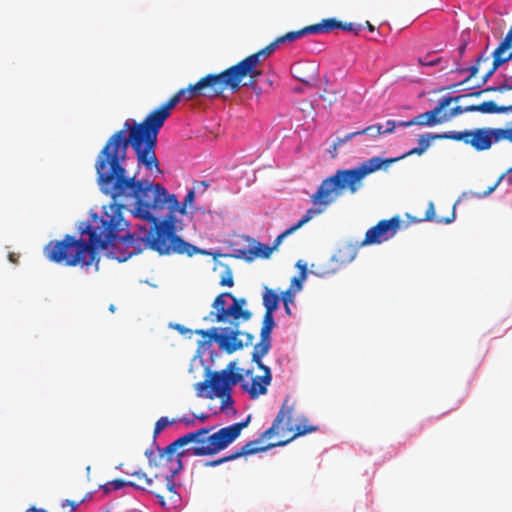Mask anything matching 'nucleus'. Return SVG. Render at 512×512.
<instances>
[{
    "mask_svg": "<svg viewBox=\"0 0 512 512\" xmlns=\"http://www.w3.org/2000/svg\"><path fill=\"white\" fill-rule=\"evenodd\" d=\"M110 211L98 218L93 216L92 223L87 225L82 233L89 235V242L75 239L66 235L61 241H50L44 248L45 256L52 262L66 266H90L97 259V250H108L109 255L119 262H124L144 250H152L159 255H187L192 257L201 253L193 244L185 241L176 234L178 231L174 217H166L160 222L153 223L150 230L140 227L138 236L126 232L124 236L119 233L127 230L128 223L122 215L123 203L127 201H114Z\"/></svg>",
    "mask_w": 512,
    "mask_h": 512,
    "instance_id": "1",
    "label": "nucleus"
},
{
    "mask_svg": "<svg viewBox=\"0 0 512 512\" xmlns=\"http://www.w3.org/2000/svg\"><path fill=\"white\" fill-rule=\"evenodd\" d=\"M97 184L100 191L114 201L132 202V213L141 220L160 222L153 212L168 209L167 217L187 213V206L195 199V189H190L183 203H179L175 194H169L159 183L149 179H138L136 175L128 176L125 164H116L96 168Z\"/></svg>",
    "mask_w": 512,
    "mask_h": 512,
    "instance_id": "2",
    "label": "nucleus"
},
{
    "mask_svg": "<svg viewBox=\"0 0 512 512\" xmlns=\"http://www.w3.org/2000/svg\"><path fill=\"white\" fill-rule=\"evenodd\" d=\"M184 99L181 89L167 102L149 113L142 122L127 119L122 129L113 133L99 151L95 160V169L116 164H125L129 146L132 147L138 166L156 174H162L160 162L156 156L157 139L166 119L173 109Z\"/></svg>",
    "mask_w": 512,
    "mask_h": 512,
    "instance_id": "3",
    "label": "nucleus"
},
{
    "mask_svg": "<svg viewBox=\"0 0 512 512\" xmlns=\"http://www.w3.org/2000/svg\"><path fill=\"white\" fill-rule=\"evenodd\" d=\"M184 99L181 89L167 102L149 113L142 122L127 119L122 129L113 133L99 151L95 160V169L116 164H125L129 146L132 147L138 166L156 174H162L160 162L156 156L157 139L166 119L173 109Z\"/></svg>",
    "mask_w": 512,
    "mask_h": 512,
    "instance_id": "4",
    "label": "nucleus"
},
{
    "mask_svg": "<svg viewBox=\"0 0 512 512\" xmlns=\"http://www.w3.org/2000/svg\"><path fill=\"white\" fill-rule=\"evenodd\" d=\"M184 99L181 89L167 102L149 113L142 122L127 119L122 129L113 133L99 151L95 160V169L116 164H125L129 146L132 147L138 166L156 174H162L160 162L156 156L157 139L166 119L173 109Z\"/></svg>",
    "mask_w": 512,
    "mask_h": 512,
    "instance_id": "5",
    "label": "nucleus"
},
{
    "mask_svg": "<svg viewBox=\"0 0 512 512\" xmlns=\"http://www.w3.org/2000/svg\"><path fill=\"white\" fill-rule=\"evenodd\" d=\"M247 300L237 298L231 292L219 294L212 303L213 310L204 317L205 321L222 323V327H213L208 330H196V334L214 341L219 348L228 354H232L244 346L253 343L254 335L240 331V321H248L252 312L245 309Z\"/></svg>",
    "mask_w": 512,
    "mask_h": 512,
    "instance_id": "6",
    "label": "nucleus"
},
{
    "mask_svg": "<svg viewBox=\"0 0 512 512\" xmlns=\"http://www.w3.org/2000/svg\"><path fill=\"white\" fill-rule=\"evenodd\" d=\"M292 411L293 407L289 405V397H286L281 409L279 410L277 416L275 417L273 424L270 428H268L263 434V438L271 439L275 435H285V432H294L292 436L287 438L286 440H280L275 443H270L266 447H257L256 441L247 442L244 446H242L239 450L234 453L216 459L212 461H207L205 463L206 467H215L226 463L228 461H232L238 459L242 456L252 455L258 452L266 451L268 448L276 447V446H284L294 440L299 436L306 435L307 433L315 432L318 430L317 426L310 425L306 418L301 419L300 423L297 425L292 424Z\"/></svg>",
    "mask_w": 512,
    "mask_h": 512,
    "instance_id": "7",
    "label": "nucleus"
},
{
    "mask_svg": "<svg viewBox=\"0 0 512 512\" xmlns=\"http://www.w3.org/2000/svg\"><path fill=\"white\" fill-rule=\"evenodd\" d=\"M249 422L250 416L242 422L221 428L213 434H210L213 429L212 427L198 429L177 438L170 444L169 449L184 447L190 443H194V446L189 449L192 455H215L233 443L240 436L242 430L248 426Z\"/></svg>",
    "mask_w": 512,
    "mask_h": 512,
    "instance_id": "8",
    "label": "nucleus"
},
{
    "mask_svg": "<svg viewBox=\"0 0 512 512\" xmlns=\"http://www.w3.org/2000/svg\"><path fill=\"white\" fill-rule=\"evenodd\" d=\"M401 225L398 216L390 219L380 220L375 226L369 228L364 239L358 245L346 244L339 248L337 252L329 259V267L323 265L318 275L324 277L337 272L342 265L353 261L357 255V248L374 244H381L393 238Z\"/></svg>",
    "mask_w": 512,
    "mask_h": 512,
    "instance_id": "9",
    "label": "nucleus"
},
{
    "mask_svg": "<svg viewBox=\"0 0 512 512\" xmlns=\"http://www.w3.org/2000/svg\"><path fill=\"white\" fill-rule=\"evenodd\" d=\"M344 193L345 191L342 188V184H340L338 176L332 175L325 178L318 186L316 192L310 197L313 206L306 211L296 224L278 235L271 247H274L275 250L280 245L283 238L301 228L315 216L325 212L327 208L336 202Z\"/></svg>",
    "mask_w": 512,
    "mask_h": 512,
    "instance_id": "10",
    "label": "nucleus"
},
{
    "mask_svg": "<svg viewBox=\"0 0 512 512\" xmlns=\"http://www.w3.org/2000/svg\"><path fill=\"white\" fill-rule=\"evenodd\" d=\"M424 152L423 148L415 147L402 156L396 158H382L379 156L372 157L352 169H339L334 175L338 176L340 179V184H342L344 191L353 195L363 186V179L367 175L380 169L386 170L392 163L400 159L414 154L421 155Z\"/></svg>",
    "mask_w": 512,
    "mask_h": 512,
    "instance_id": "11",
    "label": "nucleus"
},
{
    "mask_svg": "<svg viewBox=\"0 0 512 512\" xmlns=\"http://www.w3.org/2000/svg\"><path fill=\"white\" fill-rule=\"evenodd\" d=\"M170 444L163 449L157 448L158 453L152 449L145 451V456L148 459L149 466L161 469L159 473L155 474V478L158 482H162V486H165L166 490L172 494H176L174 491L175 475L183 468L182 457L184 452L176 454V451L180 447L169 449Z\"/></svg>",
    "mask_w": 512,
    "mask_h": 512,
    "instance_id": "12",
    "label": "nucleus"
},
{
    "mask_svg": "<svg viewBox=\"0 0 512 512\" xmlns=\"http://www.w3.org/2000/svg\"><path fill=\"white\" fill-rule=\"evenodd\" d=\"M226 89L232 92L240 89V85L237 84L229 68L220 73L207 74L195 84H190L181 91H183L184 100L188 101L200 96L217 97L222 95Z\"/></svg>",
    "mask_w": 512,
    "mask_h": 512,
    "instance_id": "13",
    "label": "nucleus"
},
{
    "mask_svg": "<svg viewBox=\"0 0 512 512\" xmlns=\"http://www.w3.org/2000/svg\"><path fill=\"white\" fill-rule=\"evenodd\" d=\"M279 44H281V42H278L277 38L263 49L249 55L237 64L229 67L237 84L240 85V87L242 85L253 86L256 84L258 78L262 75L261 69L258 68L261 63V58L269 57Z\"/></svg>",
    "mask_w": 512,
    "mask_h": 512,
    "instance_id": "14",
    "label": "nucleus"
},
{
    "mask_svg": "<svg viewBox=\"0 0 512 512\" xmlns=\"http://www.w3.org/2000/svg\"><path fill=\"white\" fill-rule=\"evenodd\" d=\"M243 374L238 371L237 363L231 361L226 368L210 374V379L195 384V389L199 397L202 391L211 388L212 390L224 389L231 390V387L243 381Z\"/></svg>",
    "mask_w": 512,
    "mask_h": 512,
    "instance_id": "15",
    "label": "nucleus"
},
{
    "mask_svg": "<svg viewBox=\"0 0 512 512\" xmlns=\"http://www.w3.org/2000/svg\"><path fill=\"white\" fill-rule=\"evenodd\" d=\"M265 355H260L257 358V354L252 352V362H254L257 367L263 371V375L256 376L252 379L251 385H243V388L249 393L252 399L258 398L260 395H264L267 393V387L271 384L272 381V373L268 366H266L262 362V358Z\"/></svg>",
    "mask_w": 512,
    "mask_h": 512,
    "instance_id": "16",
    "label": "nucleus"
},
{
    "mask_svg": "<svg viewBox=\"0 0 512 512\" xmlns=\"http://www.w3.org/2000/svg\"><path fill=\"white\" fill-rule=\"evenodd\" d=\"M462 98H464V96H445L432 110L418 114L417 116L412 118V123L418 126L429 127L441 124L443 123L441 119V112L445 110L452 102H458Z\"/></svg>",
    "mask_w": 512,
    "mask_h": 512,
    "instance_id": "17",
    "label": "nucleus"
},
{
    "mask_svg": "<svg viewBox=\"0 0 512 512\" xmlns=\"http://www.w3.org/2000/svg\"><path fill=\"white\" fill-rule=\"evenodd\" d=\"M275 325L276 323L274 321V312H265L260 332V341L254 346L253 349V353L257 354V358L260 355H266L269 353L272 346L270 335Z\"/></svg>",
    "mask_w": 512,
    "mask_h": 512,
    "instance_id": "18",
    "label": "nucleus"
},
{
    "mask_svg": "<svg viewBox=\"0 0 512 512\" xmlns=\"http://www.w3.org/2000/svg\"><path fill=\"white\" fill-rule=\"evenodd\" d=\"M496 128H477L470 131L468 138V144L471 145L477 151L488 150L493 142H496L495 137Z\"/></svg>",
    "mask_w": 512,
    "mask_h": 512,
    "instance_id": "19",
    "label": "nucleus"
},
{
    "mask_svg": "<svg viewBox=\"0 0 512 512\" xmlns=\"http://www.w3.org/2000/svg\"><path fill=\"white\" fill-rule=\"evenodd\" d=\"M137 478V484L145 485L143 488H139L140 490H146L151 494H154L158 499L161 505H164V497L161 494L162 491L166 490L165 486H162V482H158L154 477H148L145 472L136 471L131 474Z\"/></svg>",
    "mask_w": 512,
    "mask_h": 512,
    "instance_id": "20",
    "label": "nucleus"
},
{
    "mask_svg": "<svg viewBox=\"0 0 512 512\" xmlns=\"http://www.w3.org/2000/svg\"><path fill=\"white\" fill-rule=\"evenodd\" d=\"M273 251L274 247L258 242L255 246H253V248L249 250H237L236 256L246 260H252L254 257L266 259L270 257Z\"/></svg>",
    "mask_w": 512,
    "mask_h": 512,
    "instance_id": "21",
    "label": "nucleus"
},
{
    "mask_svg": "<svg viewBox=\"0 0 512 512\" xmlns=\"http://www.w3.org/2000/svg\"><path fill=\"white\" fill-rule=\"evenodd\" d=\"M467 110L481 113H505L512 112V105L510 106H497L494 101H485L478 105H469Z\"/></svg>",
    "mask_w": 512,
    "mask_h": 512,
    "instance_id": "22",
    "label": "nucleus"
},
{
    "mask_svg": "<svg viewBox=\"0 0 512 512\" xmlns=\"http://www.w3.org/2000/svg\"><path fill=\"white\" fill-rule=\"evenodd\" d=\"M280 299L281 296L272 289L266 287L262 295L265 312H275L279 306Z\"/></svg>",
    "mask_w": 512,
    "mask_h": 512,
    "instance_id": "23",
    "label": "nucleus"
},
{
    "mask_svg": "<svg viewBox=\"0 0 512 512\" xmlns=\"http://www.w3.org/2000/svg\"><path fill=\"white\" fill-rule=\"evenodd\" d=\"M341 21L335 18L323 19L320 23L311 25L313 34L327 33L335 29H340Z\"/></svg>",
    "mask_w": 512,
    "mask_h": 512,
    "instance_id": "24",
    "label": "nucleus"
},
{
    "mask_svg": "<svg viewBox=\"0 0 512 512\" xmlns=\"http://www.w3.org/2000/svg\"><path fill=\"white\" fill-rule=\"evenodd\" d=\"M206 398L213 399L214 397L221 399V410H225L229 407H232L234 401L231 396V390H224V389H218V390H212L208 391L205 395Z\"/></svg>",
    "mask_w": 512,
    "mask_h": 512,
    "instance_id": "25",
    "label": "nucleus"
},
{
    "mask_svg": "<svg viewBox=\"0 0 512 512\" xmlns=\"http://www.w3.org/2000/svg\"><path fill=\"white\" fill-rule=\"evenodd\" d=\"M455 219V206L453 207V211L449 217H436L435 209L433 202H430L428 208L425 212L424 220L426 221H435L438 224H449Z\"/></svg>",
    "mask_w": 512,
    "mask_h": 512,
    "instance_id": "26",
    "label": "nucleus"
},
{
    "mask_svg": "<svg viewBox=\"0 0 512 512\" xmlns=\"http://www.w3.org/2000/svg\"><path fill=\"white\" fill-rule=\"evenodd\" d=\"M308 34H313L312 33V29H311V25L309 26H306L300 30H297V31H290V32H287L286 34L278 37V42H281L284 43V42H293L301 37H304Z\"/></svg>",
    "mask_w": 512,
    "mask_h": 512,
    "instance_id": "27",
    "label": "nucleus"
},
{
    "mask_svg": "<svg viewBox=\"0 0 512 512\" xmlns=\"http://www.w3.org/2000/svg\"><path fill=\"white\" fill-rule=\"evenodd\" d=\"M125 486L133 487V488H143L145 485L137 484L134 481H125L122 479H115L112 480L104 485V491L106 493L113 491V490H119Z\"/></svg>",
    "mask_w": 512,
    "mask_h": 512,
    "instance_id": "28",
    "label": "nucleus"
},
{
    "mask_svg": "<svg viewBox=\"0 0 512 512\" xmlns=\"http://www.w3.org/2000/svg\"><path fill=\"white\" fill-rule=\"evenodd\" d=\"M469 130L465 131H448L443 134H435L433 138L439 139H450L454 141H463L465 144H468Z\"/></svg>",
    "mask_w": 512,
    "mask_h": 512,
    "instance_id": "29",
    "label": "nucleus"
},
{
    "mask_svg": "<svg viewBox=\"0 0 512 512\" xmlns=\"http://www.w3.org/2000/svg\"><path fill=\"white\" fill-rule=\"evenodd\" d=\"M512 47V25L509 31L507 32L505 38L500 42L498 47L494 50L493 56L498 58H505V52Z\"/></svg>",
    "mask_w": 512,
    "mask_h": 512,
    "instance_id": "30",
    "label": "nucleus"
},
{
    "mask_svg": "<svg viewBox=\"0 0 512 512\" xmlns=\"http://www.w3.org/2000/svg\"><path fill=\"white\" fill-rule=\"evenodd\" d=\"M512 59V52H510L505 58H498L496 56H493V64L491 69L486 72L482 79V83H486L489 78L495 73V71L504 63L510 61Z\"/></svg>",
    "mask_w": 512,
    "mask_h": 512,
    "instance_id": "31",
    "label": "nucleus"
},
{
    "mask_svg": "<svg viewBox=\"0 0 512 512\" xmlns=\"http://www.w3.org/2000/svg\"><path fill=\"white\" fill-rule=\"evenodd\" d=\"M468 109V106L466 107H461V106H456L452 109H450L449 111H442L441 112V119H442V122H447V121H450L452 118L458 116V115H461L465 112H473V110H467Z\"/></svg>",
    "mask_w": 512,
    "mask_h": 512,
    "instance_id": "32",
    "label": "nucleus"
},
{
    "mask_svg": "<svg viewBox=\"0 0 512 512\" xmlns=\"http://www.w3.org/2000/svg\"><path fill=\"white\" fill-rule=\"evenodd\" d=\"M280 301L283 302L285 312L287 315H291V308L290 305L294 303V292L292 288H288L287 290L281 292V299Z\"/></svg>",
    "mask_w": 512,
    "mask_h": 512,
    "instance_id": "33",
    "label": "nucleus"
},
{
    "mask_svg": "<svg viewBox=\"0 0 512 512\" xmlns=\"http://www.w3.org/2000/svg\"><path fill=\"white\" fill-rule=\"evenodd\" d=\"M358 133L360 135L367 134L371 137H377L379 135H383V125L381 124H373L367 126L366 128L359 130Z\"/></svg>",
    "mask_w": 512,
    "mask_h": 512,
    "instance_id": "34",
    "label": "nucleus"
},
{
    "mask_svg": "<svg viewBox=\"0 0 512 512\" xmlns=\"http://www.w3.org/2000/svg\"><path fill=\"white\" fill-rule=\"evenodd\" d=\"M176 422V420H169L168 417H161L159 418L154 426L153 435L156 437L159 435L167 426L172 425Z\"/></svg>",
    "mask_w": 512,
    "mask_h": 512,
    "instance_id": "35",
    "label": "nucleus"
},
{
    "mask_svg": "<svg viewBox=\"0 0 512 512\" xmlns=\"http://www.w3.org/2000/svg\"><path fill=\"white\" fill-rule=\"evenodd\" d=\"M221 286L232 287L234 285L233 273L229 267H226L223 271L220 279Z\"/></svg>",
    "mask_w": 512,
    "mask_h": 512,
    "instance_id": "36",
    "label": "nucleus"
},
{
    "mask_svg": "<svg viewBox=\"0 0 512 512\" xmlns=\"http://www.w3.org/2000/svg\"><path fill=\"white\" fill-rule=\"evenodd\" d=\"M495 133L496 142L501 140H508L509 142H512V128H496Z\"/></svg>",
    "mask_w": 512,
    "mask_h": 512,
    "instance_id": "37",
    "label": "nucleus"
},
{
    "mask_svg": "<svg viewBox=\"0 0 512 512\" xmlns=\"http://www.w3.org/2000/svg\"><path fill=\"white\" fill-rule=\"evenodd\" d=\"M482 60H487V58H483L482 56H479L476 60V64L475 65H472L471 67L467 68V69H464L463 71H469L470 74L469 76L463 81L461 82L460 84H463V83H466L468 82L471 78H473L474 76H476V74L478 73L479 71V63L482 61Z\"/></svg>",
    "mask_w": 512,
    "mask_h": 512,
    "instance_id": "38",
    "label": "nucleus"
},
{
    "mask_svg": "<svg viewBox=\"0 0 512 512\" xmlns=\"http://www.w3.org/2000/svg\"><path fill=\"white\" fill-rule=\"evenodd\" d=\"M302 269H303V272H302L301 277H294V278L292 279L291 287H290V288L295 287V288H294V290H293V292H294V293H295V292H297V291H299V290H301V288H302V281H303V280L305 279V277H306V272H305V271H306V266L304 265V266L302 267Z\"/></svg>",
    "mask_w": 512,
    "mask_h": 512,
    "instance_id": "39",
    "label": "nucleus"
},
{
    "mask_svg": "<svg viewBox=\"0 0 512 512\" xmlns=\"http://www.w3.org/2000/svg\"><path fill=\"white\" fill-rule=\"evenodd\" d=\"M434 135L431 134H425L421 135L418 139V147L423 148V151H426L430 146V141L434 140Z\"/></svg>",
    "mask_w": 512,
    "mask_h": 512,
    "instance_id": "40",
    "label": "nucleus"
},
{
    "mask_svg": "<svg viewBox=\"0 0 512 512\" xmlns=\"http://www.w3.org/2000/svg\"><path fill=\"white\" fill-rule=\"evenodd\" d=\"M362 26L360 24H354V23H343L341 22L340 29L345 31L353 32L354 34H358L361 30Z\"/></svg>",
    "mask_w": 512,
    "mask_h": 512,
    "instance_id": "41",
    "label": "nucleus"
},
{
    "mask_svg": "<svg viewBox=\"0 0 512 512\" xmlns=\"http://www.w3.org/2000/svg\"><path fill=\"white\" fill-rule=\"evenodd\" d=\"M358 135H360L358 133V131H355V132H352V133H349V134L345 135L343 138H338L336 140V142L334 143V146H333L334 149H337L338 146H341L342 144L350 141L351 139H353L355 136H358Z\"/></svg>",
    "mask_w": 512,
    "mask_h": 512,
    "instance_id": "42",
    "label": "nucleus"
},
{
    "mask_svg": "<svg viewBox=\"0 0 512 512\" xmlns=\"http://www.w3.org/2000/svg\"><path fill=\"white\" fill-rule=\"evenodd\" d=\"M396 127H397L396 121L388 120L385 124V128L383 127V135L393 133Z\"/></svg>",
    "mask_w": 512,
    "mask_h": 512,
    "instance_id": "43",
    "label": "nucleus"
},
{
    "mask_svg": "<svg viewBox=\"0 0 512 512\" xmlns=\"http://www.w3.org/2000/svg\"><path fill=\"white\" fill-rule=\"evenodd\" d=\"M486 92H497V87H487L484 90L472 92V93H469V94H466V95H463V96L464 97H478L482 93H486Z\"/></svg>",
    "mask_w": 512,
    "mask_h": 512,
    "instance_id": "44",
    "label": "nucleus"
},
{
    "mask_svg": "<svg viewBox=\"0 0 512 512\" xmlns=\"http://www.w3.org/2000/svg\"><path fill=\"white\" fill-rule=\"evenodd\" d=\"M512 90V83L509 84L507 81L497 86V92L503 93Z\"/></svg>",
    "mask_w": 512,
    "mask_h": 512,
    "instance_id": "45",
    "label": "nucleus"
},
{
    "mask_svg": "<svg viewBox=\"0 0 512 512\" xmlns=\"http://www.w3.org/2000/svg\"><path fill=\"white\" fill-rule=\"evenodd\" d=\"M208 188V183L206 181H198L194 183V189H200L204 192Z\"/></svg>",
    "mask_w": 512,
    "mask_h": 512,
    "instance_id": "46",
    "label": "nucleus"
},
{
    "mask_svg": "<svg viewBox=\"0 0 512 512\" xmlns=\"http://www.w3.org/2000/svg\"><path fill=\"white\" fill-rule=\"evenodd\" d=\"M178 421L184 423L186 426H193L195 423V418L182 417L179 418Z\"/></svg>",
    "mask_w": 512,
    "mask_h": 512,
    "instance_id": "47",
    "label": "nucleus"
},
{
    "mask_svg": "<svg viewBox=\"0 0 512 512\" xmlns=\"http://www.w3.org/2000/svg\"><path fill=\"white\" fill-rule=\"evenodd\" d=\"M504 176H505L504 174H503V175H501V177L499 178L498 182H497L495 185H493L492 187H490L487 191H485V192L483 193V195H484V196H487V195H489L490 193H492V192L495 190V188L497 187L498 183H499V182L504 178Z\"/></svg>",
    "mask_w": 512,
    "mask_h": 512,
    "instance_id": "48",
    "label": "nucleus"
},
{
    "mask_svg": "<svg viewBox=\"0 0 512 512\" xmlns=\"http://www.w3.org/2000/svg\"><path fill=\"white\" fill-rule=\"evenodd\" d=\"M8 259L10 262L16 264L19 260V254L12 252L8 255Z\"/></svg>",
    "mask_w": 512,
    "mask_h": 512,
    "instance_id": "49",
    "label": "nucleus"
},
{
    "mask_svg": "<svg viewBox=\"0 0 512 512\" xmlns=\"http://www.w3.org/2000/svg\"><path fill=\"white\" fill-rule=\"evenodd\" d=\"M175 329H177L181 334L185 335L187 334L188 332H190V330L186 327H184L183 325L181 324H176L175 325Z\"/></svg>",
    "mask_w": 512,
    "mask_h": 512,
    "instance_id": "50",
    "label": "nucleus"
},
{
    "mask_svg": "<svg viewBox=\"0 0 512 512\" xmlns=\"http://www.w3.org/2000/svg\"><path fill=\"white\" fill-rule=\"evenodd\" d=\"M414 124L412 123V119L409 120V121H399L397 122V126L399 127H410V126H413Z\"/></svg>",
    "mask_w": 512,
    "mask_h": 512,
    "instance_id": "51",
    "label": "nucleus"
},
{
    "mask_svg": "<svg viewBox=\"0 0 512 512\" xmlns=\"http://www.w3.org/2000/svg\"><path fill=\"white\" fill-rule=\"evenodd\" d=\"M420 63L424 66H434L439 63V59L431 60L429 62H424L423 60L420 59Z\"/></svg>",
    "mask_w": 512,
    "mask_h": 512,
    "instance_id": "52",
    "label": "nucleus"
},
{
    "mask_svg": "<svg viewBox=\"0 0 512 512\" xmlns=\"http://www.w3.org/2000/svg\"><path fill=\"white\" fill-rule=\"evenodd\" d=\"M294 77L304 84H310L311 80L307 77H300V75L294 74Z\"/></svg>",
    "mask_w": 512,
    "mask_h": 512,
    "instance_id": "53",
    "label": "nucleus"
},
{
    "mask_svg": "<svg viewBox=\"0 0 512 512\" xmlns=\"http://www.w3.org/2000/svg\"><path fill=\"white\" fill-rule=\"evenodd\" d=\"M208 417H209V416H208L207 414H203V413H202V414H200V415H195V417H194V418L199 419L200 421L204 422V421H206V420L208 419Z\"/></svg>",
    "mask_w": 512,
    "mask_h": 512,
    "instance_id": "54",
    "label": "nucleus"
},
{
    "mask_svg": "<svg viewBox=\"0 0 512 512\" xmlns=\"http://www.w3.org/2000/svg\"><path fill=\"white\" fill-rule=\"evenodd\" d=\"M26 512H46V511L44 509L32 507V508H29Z\"/></svg>",
    "mask_w": 512,
    "mask_h": 512,
    "instance_id": "55",
    "label": "nucleus"
},
{
    "mask_svg": "<svg viewBox=\"0 0 512 512\" xmlns=\"http://www.w3.org/2000/svg\"><path fill=\"white\" fill-rule=\"evenodd\" d=\"M65 505H69V507H71V508H72V510H74V509H75V504H74V502H73V501L66 500V501L63 503V506H65Z\"/></svg>",
    "mask_w": 512,
    "mask_h": 512,
    "instance_id": "56",
    "label": "nucleus"
},
{
    "mask_svg": "<svg viewBox=\"0 0 512 512\" xmlns=\"http://www.w3.org/2000/svg\"><path fill=\"white\" fill-rule=\"evenodd\" d=\"M366 26L371 32L375 30V27L369 21H366Z\"/></svg>",
    "mask_w": 512,
    "mask_h": 512,
    "instance_id": "57",
    "label": "nucleus"
},
{
    "mask_svg": "<svg viewBox=\"0 0 512 512\" xmlns=\"http://www.w3.org/2000/svg\"><path fill=\"white\" fill-rule=\"evenodd\" d=\"M464 51H465V45H463L459 48V52L461 55L464 53Z\"/></svg>",
    "mask_w": 512,
    "mask_h": 512,
    "instance_id": "58",
    "label": "nucleus"
},
{
    "mask_svg": "<svg viewBox=\"0 0 512 512\" xmlns=\"http://www.w3.org/2000/svg\"><path fill=\"white\" fill-rule=\"evenodd\" d=\"M109 310H110L111 312H114V311H115V306H114L113 304H111V305H110V307H109Z\"/></svg>",
    "mask_w": 512,
    "mask_h": 512,
    "instance_id": "59",
    "label": "nucleus"
},
{
    "mask_svg": "<svg viewBox=\"0 0 512 512\" xmlns=\"http://www.w3.org/2000/svg\"><path fill=\"white\" fill-rule=\"evenodd\" d=\"M86 470H87V473H89V472H90V470H91V467H90V466H87Z\"/></svg>",
    "mask_w": 512,
    "mask_h": 512,
    "instance_id": "60",
    "label": "nucleus"
},
{
    "mask_svg": "<svg viewBox=\"0 0 512 512\" xmlns=\"http://www.w3.org/2000/svg\"><path fill=\"white\" fill-rule=\"evenodd\" d=\"M512 172V167L507 170V173Z\"/></svg>",
    "mask_w": 512,
    "mask_h": 512,
    "instance_id": "61",
    "label": "nucleus"
}]
</instances>
